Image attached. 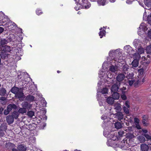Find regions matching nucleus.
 I'll return each instance as SVG.
<instances>
[{"mask_svg":"<svg viewBox=\"0 0 151 151\" xmlns=\"http://www.w3.org/2000/svg\"><path fill=\"white\" fill-rule=\"evenodd\" d=\"M124 130L127 132H129L132 130V128L131 127H128L124 129Z\"/></svg>","mask_w":151,"mask_h":151,"instance_id":"obj_42","label":"nucleus"},{"mask_svg":"<svg viewBox=\"0 0 151 151\" xmlns=\"http://www.w3.org/2000/svg\"><path fill=\"white\" fill-rule=\"evenodd\" d=\"M138 49V53H135L134 54V56H136L137 57V59H139L140 58V54L143 53L144 52V49L142 48L140 46V47L137 48Z\"/></svg>","mask_w":151,"mask_h":151,"instance_id":"obj_4","label":"nucleus"},{"mask_svg":"<svg viewBox=\"0 0 151 151\" xmlns=\"http://www.w3.org/2000/svg\"><path fill=\"white\" fill-rule=\"evenodd\" d=\"M122 98L123 100H126L127 99L126 96L124 95V94H122L121 95Z\"/></svg>","mask_w":151,"mask_h":151,"instance_id":"obj_53","label":"nucleus"},{"mask_svg":"<svg viewBox=\"0 0 151 151\" xmlns=\"http://www.w3.org/2000/svg\"><path fill=\"white\" fill-rule=\"evenodd\" d=\"M139 28L138 32L139 35L140 36L144 33H146V31L148 29L146 27V24L144 23H141L139 27Z\"/></svg>","mask_w":151,"mask_h":151,"instance_id":"obj_1","label":"nucleus"},{"mask_svg":"<svg viewBox=\"0 0 151 151\" xmlns=\"http://www.w3.org/2000/svg\"><path fill=\"white\" fill-rule=\"evenodd\" d=\"M144 2L145 5L148 7H150L151 6V0H144Z\"/></svg>","mask_w":151,"mask_h":151,"instance_id":"obj_32","label":"nucleus"},{"mask_svg":"<svg viewBox=\"0 0 151 151\" xmlns=\"http://www.w3.org/2000/svg\"><path fill=\"white\" fill-rule=\"evenodd\" d=\"M43 104H42V105L43 106H45L46 105L47 103L45 101L43 100Z\"/></svg>","mask_w":151,"mask_h":151,"instance_id":"obj_64","label":"nucleus"},{"mask_svg":"<svg viewBox=\"0 0 151 151\" xmlns=\"http://www.w3.org/2000/svg\"><path fill=\"white\" fill-rule=\"evenodd\" d=\"M148 119V116L147 115H144L143 117L142 123L144 126L148 125V123L147 122Z\"/></svg>","mask_w":151,"mask_h":151,"instance_id":"obj_17","label":"nucleus"},{"mask_svg":"<svg viewBox=\"0 0 151 151\" xmlns=\"http://www.w3.org/2000/svg\"><path fill=\"white\" fill-rule=\"evenodd\" d=\"M147 33V35L151 39V30L150 29L148 30Z\"/></svg>","mask_w":151,"mask_h":151,"instance_id":"obj_51","label":"nucleus"},{"mask_svg":"<svg viewBox=\"0 0 151 151\" xmlns=\"http://www.w3.org/2000/svg\"><path fill=\"white\" fill-rule=\"evenodd\" d=\"M80 4L83 9H88L91 6V4L87 0H82Z\"/></svg>","mask_w":151,"mask_h":151,"instance_id":"obj_2","label":"nucleus"},{"mask_svg":"<svg viewBox=\"0 0 151 151\" xmlns=\"http://www.w3.org/2000/svg\"><path fill=\"white\" fill-rule=\"evenodd\" d=\"M134 122L138 124L139 123V120L137 118H135L134 119Z\"/></svg>","mask_w":151,"mask_h":151,"instance_id":"obj_55","label":"nucleus"},{"mask_svg":"<svg viewBox=\"0 0 151 151\" xmlns=\"http://www.w3.org/2000/svg\"><path fill=\"white\" fill-rule=\"evenodd\" d=\"M147 20L148 21V23L150 24L151 25V14H150L148 15Z\"/></svg>","mask_w":151,"mask_h":151,"instance_id":"obj_43","label":"nucleus"},{"mask_svg":"<svg viewBox=\"0 0 151 151\" xmlns=\"http://www.w3.org/2000/svg\"><path fill=\"white\" fill-rule=\"evenodd\" d=\"M125 106L126 107L129 108V103L128 101H126L125 104Z\"/></svg>","mask_w":151,"mask_h":151,"instance_id":"obj_56","label":"nucleus"},{"mask_svg":"<svg viewBox=\"0 0 151 151\" xmlns=\"http://www.w3.org/2000/svg\"><path fill=\"white\" fill-rule=\"evenodd\" d=\"M127 137L129 141H130V139L134 138L135 137L133 134L130 133L128 134H127Z\"/></svg>","mask_w":151,"mask_h":151,"instance_id":"obj_35","label":"nucleus"},{"mask_svg":"<svg viewBox=\"0 0 151 151\" xmlns=\"http://www.w3.org/2000/svg\"><path fill=\"white\" fill-rule=\"evenodd\" d=\"M114 93L112 94L113 98L114 99H118L119 97V93L116 92H113Z\"/></svg>","mask_w":151,"mask_h":151,"instance_id":"obj_25","label":"nucleus"},{"mask_svg":"<svg viewBox=\"0 0 151 151\" xmlns=\"http://www.w3.org/2000/svg\"><path fill=\"white\" fill-rule=\"evenodd\" d=\"M140 41L137 39H135L133 42V44L136 48L140 47Z\"/></svg>","mask_w":151,"mask_h":151,"instance_id":"obj_11","label":"nucleus"},{"mask_svg":"<svg viewBox=\"0 0 151 151\" xmlns=\"http://www.w3.org/2000/svg\"><path fill=\"white\" fill-rule=\"evenodd\" d=\"M128 108H129L126 107L125 106L123 107L124 111L126 114H128L129 113Z\"/></svg>","mask_w":151,"mask_h":151,"instance_id":"obj_45","label":"nucleus"},{"mask_svg":"<svg viewBox=\"0 0 151 151\" xmlns=\"http://www.w3.org/2000/svg\"><path fill=\"white\" fill-rule=\"evenodd\" d=\"M133 73H129V74L127 76V78L129 79H133Z\"/></svg>","mask_w":151,"mask_h":151,"instance_id":"obj_40","label":"nucleus"},{"mask_svg":"<svg viewBox=\"0 0 151 151\" xmlns=\"http://www.w3.org/2000/svg\"><path fill=\"white\" fill-rule=\"evenodd\" d=\"M27 109L23 107L22 108H20L18 110V112L22 114L25 113L27 112Z\"/></svg>","mask_w":151,"mask_h":151,"instance_id":"obj_27","label":"nucleus"},{"mask_svg":"<svg viewBox=\"0 0 151 151\" xmlns=\"http://www.w3.org/2000/svg\"><path fill=\"white\" fill-rule=\"evenodd\" d=\"M31 105L29 104L27 102L24 101L23 102L22 104V107L25 108L27 109H29L31 107Z\"/></svg>","mask_w":151,"mask_h":151,"instance_id":"obj_7","label":"nucleus"},{"mask_svg":"<svg viewBox=\"0 0 151 151\" xmlns=\"http://www.w3.org/2000/svg\"><path fill=\"white\" fill-rule=\"evenodd\" d=\"M27 115L30 117H32L34 115V112L32 111H30L27 112Z\"/></svg>","mask_w":151,"mask_h":151,"instance_id":"obj_37","label":"nucleus"},{"mask_svg":"<svg viewBox=\"0 0 151 151\" xmlns=\"http://www.w3.org/2000/svg\"><path fill=\"white\" fill-rule=\"evenodd\" d=\"M4 134V131L2 130H0V137L3 136Z\"/></svg>","mask_w":151,"mask_h":151,"instance_id":"obj_54","label":"nucleus"},{"mask_svg":"<svg viewBox=\"0 0 151 151\" xmlns=\"http://www.w3.org/2000/svg\"><path fill=\"white\" fill-rule=\"evenodd\" d=\"M6 90L4 88H1L0 89V95L1 96H4L6 93Z\"/></svg>","mask_w":151,"mask_h":151,"instance_id":"obj_30","label":"nucleus"},{"mask_svg":"<svg viewBox=\"0 0 151 151\" xmlns=\"http://www.w3.org/2000/svg\"><path fill=\"white\" fill-rule=\"evenodd\" d=\"M11 41L10 39L9 38H8L7 40L6 39L2 38L1 40L0 43L1 45H3L7 44L9 42Z\"/></svg>","mask_w":151,"mask_h":151,"instance_id":"obj_19","label":"nucleus"},{"mask_svg":"<svg viewBox=\"0 0 151 151\" xmlns=\"http://www.w3.org/2000/svg\"><path fill=\"white\" fill-rule=\"evenodd\" d=\"M5 147L8 149L11 150L13 147H15V146L14 144L9 142L6 143Z\"/></svg>","mask_w":151,"mask_h":151,"instance_id":"obj_13","label":"nucleus"},{"mask_svg":"<svg viewBox=\"0 0 151 151\" xmlns=\"http://www.w3.org/2000/svg\"><path fill=\"white\" fill-rule=\"evenodd\" d=\"M108 89L107 88H104L101 91V93L103 94H105L107 93Z\"/></svg>","mask_w":151,"mask_h":151,"instance_id":"obj_44","label":"nucleus"},{"mask_svg":"<svg viewBox=\"0 0 151 151\" xmlns=\"http://www.w3.org/2000/svg\"><path fill=\"white\" fill-rule=\"evenodd\" d=\"M124 50L127 51H129L131 50H132V48L129 45H126L124 47Z\"/></svg>","mask_w":151,"mask_h":151,"instance_id":"obj_41","label":"nucleus"},{"mask_svg":"<svg viewBox=\"0 0 151 151\" xmlns=\"http://www.w3.org/2000/svg\"><path fill=\"white\" fill-rule=\"evenodd\" d=\"M114 99L112 97H109L107 99L106 101L109 104L112 105L114 104Z\"/></svg>","mask_w":151,"mask_h":151,"instance_id":"obj_21","label":"nucleus"},{"mask_svg":"<svg viewBox=\"0 0 151 151\" xmlns=\"http://www.w3.org/2000/svg\"><path fill=\"white\" fill-rule=\"evenodd\" d=\"M114 109L117 110L116 111H120L121 109V106L119 104H118L115 105L114 106Z\"/></svg>","mask_w":151,"mask_h":151,"instance_id":"obj_33","label":"nucleus"},{"mask_svg":"<svg viewBox=\"0 0 151 151\" xmlns=\"http://www.w3.org/2000/svg\"><path fill=\"white\" fill-rule=\"evenodd\" d=\"M12 151H19L18 147H17V148H15V147H13L12 149Z\"/></svg>","mask_w":151,"mask_h":151,"instance_id":"obj_59","label":"nucleus"},{"mask_svg":"<svg viewBox=\"0 0 151 151\" xmlns=\"http://www.w3.org/2000/svg\"><path fill=\"white\" fill-rule=\"evenodd\" d=\"M18 148L19 149V151H25L27 149L26 147L22 145H18Z\"/></svg>","mask_w":151,"mask_h":151,"instance_id":"obj_22","label":"nucleus"},{"mask_svg":"<svg viewBox=\"0 0 151 151\" xmlns=\"http://www.w3.org/2000/svg\"><path fill=\"white\" fill-rule=\"evenodd\" d=\"M120 89L122 93V94H124V91L126 89V88L125 87H123L122 88Z\"/></svg>","mask_w":151,"mask_h":151,"instance_id":"obj_50","label":"nucleus"},{"mask_svg":"<svg viewBox=\"0 0 151 151\" xmlns=\"http://www.w3.org/2000/svg\"><path fill=\"white\" fill-rule=\"evenodd\" d=\"M1 50L3 52H9L11 50L10 47L7 45L2 47Z\"/></svg>","mask_w":151,"mask_h":151,"instance_id":"obj_8","label":"nucleus"},{"mask_svg":"<svg viewBox=\"0 0 151 151\" xmlns=\"http://www.w3.org/2000/svg\"><path fill=\"white\" fill-rule=\"evenodd\" d=\"M24 96V93H23L22 90L20 89L17 93L15 95V96L18 98L20 99L22 98Z\"/></svg>","mask_w":151,"mask_h":151,"instance_id":"obj_12","label":"nucleus"},{"mask_svg":"<svg viewBox=\"0 0 151 151\" xmlns=\"http://www.w3.org/2000/svg\"><path fill=\"white\" fill-rule=\"evenodd\" d=\"M147 140L151 139V134L150 133H148L147 134H143Z\"/></svg>","mask_w":151,"mask_h":151,"instance_id":"obj_31","label":"nucleus"},{"mask_svg":"<svg viewBox=\"0 0 151 151\" xmlns=\"http://www.w3.org/2000/svg\"><path fill=\"white\" fill-rule=\"evenodd\" d=\"M120 85V82H116L112 86L111 88V91L113 92H117L119 88Z\"/></svg>","mask_w":151,"mask_h":151,"instance_id":"obj_3","label":"nucleus"},{"mask_svg":"<svg viewBox=\"0 0 151 151\" xmlns=\"http://www.w3.org/2000/svg\"><path fill=\"white\" fill-rule=\"evenodd\" d=\"M135 56V59H134L132 63V66L134 67H136L138 66V61L139 59H137V57Z\"/></svg>","mask_w":151,"mask_h":151,"instance_id":"obj_18","label":"nucleus"},{"mask_svg":"<svg viewBox=\"0 0 151 151\" xmlns=\"http://www.w3.org/2000/svg\"><path fill=\"white\" fill-rule=\"evenodd\" d=\"M118 50H111L110 51L109 53V56H111V55H113L116 52V51H117Z\"/></svg>","mask_w":151,"mask_h":151,"instance_id":"obj_48","label":"nucleus"},{"mask_svg":"<svg viewBox=\"0 0 151 151\" xmlns=\"http://www.w3.org/2000/svg\"><path fill=\"white\" fill-rule=\"evenodd\" d=\"M98 3L100 5L104 6L105 4L106 0H98Z\"/></svg>","mask_w":151,"mask_h":151,"instance_id":"obj_34","label":"nucleus"},{"mask_svg":"<svg viewBox=\"0 0 151 151\" xmlns=\"http://www.w3.org/2000/svg\"><path fill=\"white\" fill-rule=\"evenodd\" d=\"M125 78V75L122 73L119 74L116 77V80L119 82L122 81Z\"/></svg>","mask_w":151,"mask_h":151,"instance_id":"obj_6","label":"nucleus"},{"mask_svg":"<svg viewBox=\"0 0 151 151\" xmlns=\"http://www.w3.org/2000/svg\"><path fill=\"white\" fill-rule=\"evenodd\" d=\"M4 31V29L1 27H0V34L1 33Z\"/></svg>","mask_w":151,"mask_h":151,"instance_id":"obj_60","label":"nucleus"},{"mask_svg":"<svg viewBox=\"0 0 151 151\" xmlns=\"http://www.w3.org/2000/svg\"><path fill=\"white\" fill-rule=\"evenodd\" d=\"M136 82V80H129L128 81V83H129V85L131 86L132 85L133 83H134V84H135V86L136 83H137V84H139L140 82V81L139 80H138L136 81V82Z\"/></svg>","mask_w":151,"mask_h":151,"instance_id":"obj_23","label":"nucleus"},{"mask_svg":"<svg viewBox=\"0 0 151 151\" xmlns=\"http://www.w3.org/2000/svg\"><path fill=\"white\" fill-rule=\"evenodd\" d=\"M101 118L103 120H104L107 118V116L105 115H103L101 117Z\"/></svg>","mask_w":151,"mask_h":151,"instance_id":"obj_63","label":"nucleus"},{"mask_svg":"<svg viewBox=\"0 0 151 151\" xmlns=\"http://www.w3.org/2000/svg\"><path fill=\"white\" fill-rule=\"evenodd\" d=\"M133 1V0H127L126 3L128 4H130L132 3Z\"/></svg>","mask_w":151,"mask_h":151,"instance_id":"obj_57","label":"nucleus"},{"mask_svg":"<svg viewBox=\"0 0 151 151\" xmlns=\"http://www.w3.org/2000/svg\"><path fill=\"white\" fill-rule=\"evenodd\" d=\"M17 108V106L14 104H9L7 107V109L9 111H10L12 109H16Z\"/></svg>","mask_w":151,"mask_h":151,"instance_id":"obj_16","label":"nucleus"},{"mask_svg":"<svg viewBox=\"0 0 151 151\" xmlns=\"http://www.w3.org/2000/svg\"><path fill=\"white\" fill-rule=\"evenodd\" d=\"M141 150L142 151H147L149 149L148 146L145 144H142L141 145Z\"/></svg>","mask_w":151,"mask_h":151,"instance_id":"obj_14","label":"nucleus"},{"mask_svg":"<svg viewBox=\"0 0 151 151\" xmlns=\"http://www.w3.org/2000/svg\"><path fill=\"white\" fill-rule=\"evenodd\" d=\"M125 132L124 131H120L118 132V134L120 136H122L124 134Z\"/></svg>","mask_w":151,"mask_h":151,"instance_id":"obj_49","label":"nucleus"},{"mask_svg":"<svg viewBox=\"0 0 151 151\" xmlns=\"http://www.w3.org/2000/svg\"><path fill=\"white\" fill-rule=\"evenodd\" d=\"M129 68V66L127 65L124 64L122 67V71L124 73L126 74V71H127Z\"/></svg>","mask_w":151,"mask_h":151,"instance_id":"obj_28","label":"nucleus"},{"mask_svg":"<svg viewBox=\"0 0 151 151\" xmlns=\"http://www.w3.org/2000/svg\"><path fill=\"white\" fill-rule=\"evenodd\" d=\"M108 74H107V76L108 78L111 79L113 78V75L111 73L109 72H107Z\"/></svg>","mask_w":151,"mask_h":151,"instance_id":"obj_47","label":"nucleus"},{"mask_svg":"<svg viewBox=\"0 0 151 151\" xmlns=\"http://www.w3.org/2000/svg\"><path fill=\"white\" fill-rule=\"evenodd\" d=\"M147 13V12L145 10V12L144 13L143 19H144V20H145V21L147 20V15H146Z\"/></svg>","mask_w":151,"mask_h":151,"instance_id":"obj_46","label":"nucleus"},{"mask_svg":"<svg viewBox=\"0 0 151 151\" xmlns=\"http://www.w3.org/2000/svg\"><path fill=\"white\" fill-rule=\"evenodd\" d=\"M146 52L147 53L151 54V46H149L147 47Z\"/></svg>","mask_w":151,"mask_h":151,"instance_id":"obj_36","label":"nucleus"},{"mask_svg":"<svg viewBox=\"0 0 151 151\" xmlns=\"http://www.w3.org/2000/svg\"><path fill=\"white\" fill-rule=\"evenodd\" d=\"M109 70L112 72L115 73L118 71V68L116 65L114 66L112 65L110 66Z\"/></svg>","mask_w":151,"mask_h":151,"instance_id":"obj_10","label":"nucleus"},{"mask_svg":"<svg viewBox=\"0 0 151 151\" xmlns=\"http://www.w3.org/2000/svg\"><path fill=\"white\" fill-rule=\"evenodd\" d=\"M142 131L144 133H145L144 134H147V133H148V131L147 129H143L142 130Z\"/></svg>","mask_w":151,"mask_h":151,"instance_id":"obj_61","label":"nucleus"},{"mask_svg":"<svg viewBox=\"0 0 151 151\" xmlns=\"http://www.w3.org/2000/svg\"><path fill=\"white\" fill-rule=\"evenodd\" d=\"M138 72L139 73H140V74H141V73L142 74L143 72V70L142 69H139V70H138Z\"/></svg>","mask_w":151,"mask_h":151,"instance_id":"obj_62","label":"nucleus"},{"mask_svg":"<svg viewBox=\"0 0 151 151\" xmlns=\"http://www.w3.org/2000/svg\"><path fill=\"white\" fill-rule=\"evenodd\" d=\"M115 127L117 129H119L122 127V125L120 122H117L115 123Z\"/></svg>","mask_w":151,"mask_h":151,"instance_id":"obj_29","label":"nucleus"},{"mask_svg":"<svg viewBox=\"0 0 151 151\" xmlns=\"http://www.w3.org/2000/svg\"><path fill=\"white\" fill-rule=\"evenodd\" d=\"M35 97L30 95H27L26 97V100L29 102H32L35 101Z\"/></svg>","mask_w":151,"mask_h":151,"instance_id":"obj_15","label":"nucleus"},{"mask_svg":"<svg viewBox=\"0 0 151 151\" xmlns=\"http://www.w3.org/2000/svg\"><path fill=\"white\" fill-rule=\"evenodd\" d=\"M122 112H119L116 114L115 118L117 119L119 121H121L123 119L124 116Z\"/></svg>","mask_w":151,"mask_h":151,"instance_id":"obj_9","label":"nucleus"},{"mask_svg":"<svg viewBox=\"0 0 151 151\" xmlns=\"http://www.w3.org/2000/svg\"><path fill=\"white\" fill-rule=\"evenodd\" d=\"M10 112V111L7 109H6L4 110V114L5 115H6L9 114Z\"/></svg>","mask_w":151,"mask_h":151,"instance_id":"obj_52","label":"nucleus"},{"mask_svg":"<svg viewBox=\"0 0 151 151\" xmlns=\"http://www.w3.org/2000/svg\"><path fill=\"white\" fill-rule=\"evenodd\" d=\"M20 89L16 87H14L12 88L11 91L12 93L16 95Z\"/></svg>","mask_w":151,"mask_h":151,"instance_id":"obj_20","label":"nucleus"},{"mask_svg":"<svg viewBox=\"0 0 151 151\" xmlns=\"http://www.w3.org/2000/svg\"><path fill=\"white\" fill-rule=\"evenodd\" d=\"M14 118L10 115H9L6 117V121L9 124H11L13 123L14 121Z\"/></svg>","mask_w":151,"mask_h":151,"instance_id":"obj_5","label":"nucleus"},{"mask_svg":"<svg viewBox=\"0 0 151 151\" xmlns=\"http://www.w3.org/2000/svg\"><path fill=\"white\" fill-rule=\"evenodd\" d=\"M41 10H37L36 11V13L37 15H39L42 13L41 12Z\"/></svg>","mask_w":151,"mask_h":151,"instance_id":"obj_58","label":"nucleus"},{"mask_svg":"<svg viewBox=\"0 0 151 151\" xmlns=\"http://www.w3.org/2000/svg\"><path fill=\"white\" fill-rule=\"evenodd\" d=\"M138 139L140 141V143H143L145 141V139L144 136L142 135H140L137 137Z\"/></svg>","mask_w":151,"mask_h":151,"instance_id":"obj_24","label":"nucleus"},{"mask_svg":"<svg viewBox=\"0 0 151 151\" xmlns=\"http://www.w3.org/2000/svg\"><path fill=\"white\" fill-rule=\"evenodd\" d=\"M106 31L105 30L102 31H100L99 34V35L100 36V38H102L103 36L105 35Z\"/></svg>","mask_w":151,"mask_h":151,"instance_id":"obj_38","label":"nucleus"},{"mask_svg":"<svg viewBox=\"0 0 151 151\" xmlns=\"http://www.w3.org/2000/svg\"><path fill=\"white\" fill-rule=\"evenodd\" d=\"M99 74L100 78H102L105 75V73L103 71V70H102L99 72Z\"/></svg>","mask_w":151,"mask_h":151,"instance_id":"obj_39","label":"nucleus"},{"mask_svg":"<svg viewBox=\"0 0 151 151\" xmlns=\"http://www.w3.org/2000/svg\"><path fill=\"white\" fill-rule=\"evenodd\" d=\"M11 116L14 119H17L19 116V114L18 112L17 111H14L12 113Z\"/></svg>","mask_w":151,"mask_h":151,"instance_id":"obj_26","label":"nucleus"}]
</instances>
